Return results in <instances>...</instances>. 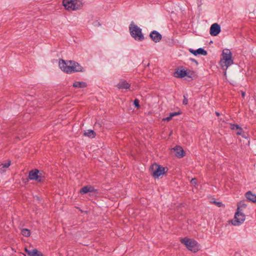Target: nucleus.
I'll return each mask as SVG.
<instances>
[{
	"mask_svg": "<svg viewBox=\"0 0 256 256\" xmlns=\"http://www.w3.org/2000/svg\"><path fill=\"white\" fill-rule=\"evenodd\" d=\"M220 26L217 23H214L211 26L210 33L212 36H216L220 33Z\"/></svg>",
	"mask_w": 256,
	"mask_h": 256,
	"instance_id": "1a4fd4ad",
	"label": "nucleus"
},
{
	"mask_svg": "<svg viewBox=\"0 0 256 256\" xmlns=\"http://www.w3.org/2000/svg\"><path fill=\"white\" fill-rule=\"evenodd\" d=\"M152 169L153 170L152 176L155 178H158L160 176L163 175L166 172V171L165 170H168V168H164L156 164L152 166Z\"/></svg>",
	"mask_w": 256,
	"mask_h": 256,
	"instance_id": "39448f33",
	"label": "nucleus"
},
{
	"mask_svg": "<svg viewBox=\"0 0 256 256\" xmlns=\"http://www.w3.org/2000/svg\"><path fill=\"white\" fill-rule=\"evenodd\" d=\"M246 204H245L244 201H240L238 203L237 211H242V208H245Z\"/></svg>",
	"mask_w": 256,
	"mask_h": 256,
	"instance_id": "4be33fe9",
	"label": "nucleus"
},
{
	"mask_svg": "<svg viewBox=\"0 0 256 256\" xmlns=\"http://www.w3.org/2000/svg\"><path fill=\"white\" fill-rule=\"evenodd\" d=\"M245 215L241 211H236L232 223L234 226H239L245 220Z\"/></svg>",
	"mask_w": 256,
	"mask_h": 256,
	"instance_id": "0eeeda50",
	"label": "nucleus"
},
{
	"mask_svg": "<svg viewBox=\"0 0 256 256\" xmlns=\"http://www.w3.org/2000/svg\"><path fill=\"white\" fill-rule=\"evenodd\" d=\"M215 114H216L217 116H220V114L218 112H216Z\"/></svg>",
	"mask_w": 256,
	"mask_h": 256,
	"instance_id": "72a5a7b5",
	"label": "nucleus"
},
{
	"mask_svg": "<svg viewBox=\"0 0 256 256\" xmlns=\"http://www.w3.org/2000/svg\"><path fill=\"white\" fill-rule=\"evenodd\" d=\"M11 164V161L8 160L7 162L5 164H2L1 166H2V168H8Z\"/></svg>",
	"mask_w": 256,
	"mask_h": 256,
	"instance_id": "b1692460",
	"label": "nucleus"
},
{
	"mask_svg": "<svg viewBox=\"0 0 256 256\" xmlns=\"http://www.w3.org/2000/svg\"><path fill=\"white\" fill-rule=\"evenodd\" d=\"M190 60H191L193 62H196V64H198V62H197L195 59H194V58H190Z\"/></svg>",
	"mask_w": 256,
	"mask_h": 256,
	"instance_id": "7c9ffc66",
	"label": "nucleus"
},
{
	"mask_svg": "<svg viewBox=\"0 0 256 256\" xmlns=\"http://www.w3.org/2000/svg\"><path fill=\"white\" fill-rule=\"evenodd\" d=\"M96 191V190L94 189V188L90 186H86L82 187L80 191V192L82 194H86L88 192H95Z\"/></svg>",
	"mask_w": 256,
	"mask_h": 256,
	"instance_id": "dca6fc26",
	"label": "nucleus"
},
{
	"mask_svg": "<svg viewBox=\"0 0 256 256\" xmlns=\"http://www.w3.org/2000/svg\"><path fill=\"white\" fill-rule=\"evenodd\" d=\"M38 174V170L34 169L33 170H31L29 172L28 178L31 180H34L38 182H41V180H39Z\"/></svg>",
	"mask_w": 256,
	"mask_h": 256,
	"instance_id": "9d476101",
	"label": "nucleus"
},
{
	"mask_svg": "<svg viewBox=\"0 0 256 256\" xmlns=\"http://www.w3.org/2000/svg\"><path fill=\"white\" fill-rule=\"evenodd\" d=\"M180 242L184 244L188 249L194 252H196L198 251V242L196 240H191L188 238H184L180 239Z\"/></svg>",
	"mask_w": 256,
	"mask_h": 256,
	"instance_id": "20e7f679",
	"label": "nucleus"
},
{
	"mask_svg": "<svg viewBox=\"0 0 256 256\" xmlns=\"http://www.w3.org/2000/svg\"><path fill=\"white\" fill-rule=\"evenodd\" d=\"M189 52L194 54L197 56L198 54H201L202 56H206L208 54L207 52L202 48H199L196 50H194L192 48L189 49Z\"/></svg>",
	"mask_w": 256,
	"mask_h": 256,
	"instance_id": "2eb2a0df",
	"label": "nucleus"
},
{
	"mask_svg": "<svg viewBox=\"0 0 256 256\" xmlns=\"http://www.w3.org/2000/svg\"><path fill=\"white\" fill-rule=\"evenodd\" d=\"M152 40L155 42H159L162 40V35L157 31L153 30L150 34Z\"/></svg>",
	"mask_w": 256,
	"mask_h": 256,
	"instance_id": "f8f14e48",
	"label": "nucleus"
},
{
	"mask_svg": "<svg viewBox=\"0 0 256 256\" xmlns=\"http://www.w3.org/2000/svg\"><path fill=\"white\" fill-rule=\"evenodd\" d=\"M246 198L253 202H256V195L253 194L250 191H248L246 194Z\"/></svg>",
	"mask_w": 256,
	"mask_h": 256,
	"instance_id": "6ab92c4d",
	"label": "nucleus"
},
{
	"mask_svg": "<svg viewBox=\"0 0 256 256\" xmlns=\"http://www.w3.org/2000/svg\"><path fill=\"white\" fill-rule=\"evenodd\" d=\"M72 86L74 88H84L87 86V84L84 82H75Z\"/></svg>",
	"mask_w": 256,
	"mask_h": 256,
	"instance_id": "aec40b11",
	"label": "nucleus"
},
{
	"mask_svg": "<svg viewBox=\"0 0 256 256\" xmlns=\"http://www.w3.org/2000/svg\"><path fill=\"white\" fill-rule=\"evenodd\" d=\"M129 30L131 36L135 40L142 41L144 40V38L142 34V29L135 24L134 22H132L130 24Z\"/></svg>",
	"mask_w": 256,
	"mask_h": 256,
	"instance_id": "f03ea898",
	"label": "nucleus"
},
{
	"mask_svg": "<svg viewBox=\"0 0 256 256\" xmlns=\"http://www.w3.org/2000/svg\"><path fill=\"white\" fill-rule=\"evenodd\" d=\"M170 114L171 116L174 117V116H176L180 114V112H174L170 113Z\"/></svg>",
	"mask_w": 256,
	"mask_h": 256,
	"instance_id": "c85d7f7f",
	"label": "nucleus"
},
{
	"mask_svg": "<svg viewBox=\"0 0 256 256\" xmlns=\"http://www.w3.org/2000/svg\"><path fill=\"white\" fill-rule=\"evenodd\" d=\"M196 178H192L191 180V182H192V183H195L196 182Z\"/></svg>",
	"mask_w": 256,
	"mask_h": 256,
	"instance_id": "2f4dec72",
	"label": "nucleus"
},
{
	"mask_svg": "<svg viewBox=\"0 0 256 256\" xmlns=\"http://www.w3.org/2000/svg\"><path fill=\"white\" fill-rule=\"evenodd\" d=\"M172 116H170H170H168L164 118L163 119V120H166L168 122L170 120H172Z\"/></svg>",
	"mask_w": 256,
	"mask_h": 256,
	"instance_id": "c756f323",
	"label": "nucleus"
},
{
	"mask_svg": "<svg viewBox=\"0 0 256 256\" xmlns=\"http://www.w3.org/2000/svg\"><path fill=\"white\" fill-rule=\"evenodd\" d=\"M190 74V70H185L182 66H181L176 70V71L174 72V76L178 78H183L186 76L189 78H192V74Z\"/></svg>",
	"mask_w": 256,
	"mask_h": 256,
	"instance_id": "423d86ee",
	"label": "nucleus"
},
{
	"mask_svg": "<svg viewBox=\"0 0 256 256\" xmlns=\"http://www.w3.org/2000/svg\"><path fill=\"white\" fill-rule=\"evenodd\" d=\"M134 106L137 108H139L140 106V104H139V100L138 99H135L134 101Z\"/></svg>",
	"mask_w": 256,
	"mask_h": 256,
	"instance_id": "a878e982",
	"label": "nucleus"
},
{
	"mask_svg": "<svg viewBox=\"0 0 256 256\" xmlns=\"http://www.w3.org/2000/svg\"><path fill=\"white\" fill-rule=\"evenodd\" d=\"M222 58H221L220 64L222 67L224 69L225 68L226 70L234 63L231 52L228 49H224L222 50Z\"/></svg>",
	"mask_w": 256,
	"mask_h": 256,
	"instance_id": "f257e3e1",
	"label": "nucleus"
},
{
	"mask_svg": "<svg viewBox=\"0 0 256 256\" xmlns=\"http://www.w3.org/2000/svg\"><path fill=\"white\" fill-rule=\"evenodd\" d=\"M63 6L69 11L80 9L82 4L80 0H63Z\"/></svg>",
	"mask_w": 256,
	"mask_h": 256,
	"instance_id": "7ed1b4c3",
	"label": "nucleus"
},
{
	"mask_svg": "<svg viewBox=\"0 0 256 256\" xmlns=\"http://www.w3.org/2000/svg\"><path fill=\"white\" fill-rule=\"evenodd\" d=\"M188 104V100L185 95H184V100L182 101V104L186 105Z\"/></svg>",
	"mask_w": 256,
	"mask_h": 256,
	"instance_id": "cd10ccee",
	"label": "nucleus"
},
{
	"mask_svg": "<svg viewBox=\"0 0 256 256\" xmlns=\"http://www.w3.org/2000/svg\"><path fill=\"white\" fill-rule=\"evenodd\" d=\"M59 66L62 71L66 73H69V71H68V69L70 68V63L68 61L66 62L63 60H60L59 62Z\"/></svg>",
	"mask_w": 256,
	"mask_h": 256,
	"instance_id": "9b49d317",
	"label": "nucleus"
},
{
	"mask_svg": "<svg viewBox=\"0 0 256 256\" xmlns=\"http://www.w3.org/2000/svg\"><path fill=\"white\" fill-rule=\"evenodd\" d=\"M22 234L25 236H29L30 234V230L27 228H23L21 230Z\"/></svg>",
	"mask_w": 256,
	"mask_h": 256,
	"instance_id": "5701e85b",
	"label": "nucleus"
},
{
	"mask_svg": "<svg viewBox=\"0 0 256 256\" xmlns=\"http://www.w3.org/2000/svg\"><path fill=\"white\" fill-rule=\"evenodd\" d=\"M25 252L29 256H44L36 248L29 250L26 248Z\"/></svg>",
	"mask_w": 256,
	"mask_h": 256,
	"instance_id": "4468645a",
	"label": "nucleus"
},
{
	"mask_svg": "<svg viewBox=\"0 0 256 256\" xmlns=\"http://www.w3.org/2000/svg\"><path fill=\"white\" fill-rule=\"evenodd\" d=\"M212 203L215 204L216 206H217L218 207H221L224 206L222 202H216V200L213 201L212 202Z\"/></svg>",
	"mask_w": 256,
	"mask_h": 256,
	"instance_id": "bb28decb",
	"label": "nucleus"
},
{
	"mask_svg": "<svg viewBox=\"0 0 256 256\" xmlns=\"http://www.w3.org/2000/svg\"><path fill=\"white\" fill-rule=\"evenodd\" d=\"M68 62L70 63V68L68 69L69 73L84 72V68L78 63L72 60H69Z\"/></svg>",
	"mask_w": 256,
	"mask_h": 256,
	"instance_id": "6e6552de",
	"label": "nucleus"
},
{
	"mask_svg": "<svg viewBox=\"0 0 256 256\" xmlns=\"http://www.w3.org/2000/svg\"><path fill=\"white\" fill-rule=\"evenodd\" d=\"M230 128L232 130H236V134L238 135H241L242 132H243V130L242 128H241L238 125L236 124H230Z\"/></svg>",
	"mask_w": 256,
	"mask_h": 256,
	"instance_id": "a211bd4d",
	"label": "nucleus"
},
{
	"mask_svg": "<svg viewBox=\"0 0 256 256\" xmlns=\"http://www.w3.org/2000/svg\"><path fill=\"white\" fill-rule=\"evenodd\" d=\"M245 94H246L245 92H242V97H244Z\"/></svg>",
	"mask_w": 256,
	"mask_h": 256,
	"instance_id": "473e14b6",
	"label": "nucleus"
},
{
	"mask_svg": "<svg viewBox=\"0 0 256 256\" xmlns=\"http://www.w3.org/2000/svg\"><path fill=\"white\" fill-rule=\"evenodd\" d=\"M174 150L176 152L175 156L178 158H182L185 155V152L182 147L180 146H176L174 148Z\"/></svg>",
	"mask_w": 256,
	"mask_h": 256,
	"instance_id": "ddd939ff",
	"label": "nucleus"
},
{
	"mask_svg": "<svg viewBox=\"0 0 256 256\" xmlns=\"http://www.w3.org/2000/svg\"><path fill=\"white\" fill-rule=\"evenodd\" d=\"M38 176L39 180H40L41 182H42L43 178H44V173L43 172H42V171L40 172L38 170Z\"/></svg>",
	"mask_w": 256,
	"mask_h": 256,
	"instance_id": "393cba45",
	"label": "nucleus"
},
{
	"mask_svg": "<svg viewBox=\"0 0 256 256\" xmlns=\"http://www.w3.org/2000/svg\"><path fill=\"white\" fill-rule=\"evenodd\" d=\"M84 135L89 138H93L96 136V132L92 130H88L87 132H84Z\"/></svg>",
	"mask_w": 256,
	"mask_h": 256,
	"instance_id": "412c9836",
	"label": "nucleus"
},
{
	"mask_svg": "<svg viewBox=\"0 0 256 256\" xmlns=\"http://www.w3.org/2000/svg\"><path fill=\"white\" fill-rule=\"evenodd\" d=\"M118 89H128L130 87V84L127 82L126 80H122L116 85Z\"/></svg>",
	"mask_w": 256,
	"mask_h": 256,
	"instance_id": "f3484780",
	"label": "nucleus"
}]
</instances>
